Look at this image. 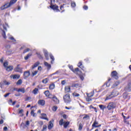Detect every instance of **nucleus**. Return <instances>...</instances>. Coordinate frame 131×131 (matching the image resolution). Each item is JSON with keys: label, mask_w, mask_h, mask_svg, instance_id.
Listing matches in <instances>:
<instances>
[{"label": "nucleus", "mask_w": 131, "mask_h": 131, "mask_svg": "<svg viewBox=\"0 0 131 131\" xmlns=\"http://www.w3.org/2000/svg\"><path fill=\"white\" fill-rule=\"evenodd\" d=\"M17 3V0H11L10 2H6L5 3L4 5L0 7V9L2 11H4V10H6V9H9V8H11L14 4H16Z\"/></svg>", "instance_id": "obj_1"}, {"label": "nucleus", "mask_w": 131, "mask_h": 131, "mask_svg": "<svg viewBox=\"0 0 131 131\" xmlns=\"http://www.w3.org/2000/svg\"><path fill=\"white\" fill-rule=\"evenodd\" d=\"M119 94V93H118V91H113L110 94L106 96L105 99L104 100L105 102H106V101H108V100H111V99H112L113 98L117 97V96H118Z\"/></svg>", "instance_id": "obj_2"}, {"label": "nucleus", "mask_w": 131, "mask_h": 131, "mask_svg": "<svg viewBox=\"0 0 131 131\" xmlns=\"http://www.w3.org/2000/svg\"><path fill=\"white\" fill-rule=\"evenodd\" d=\"M7 27H8V24L1 25V26H0V29L3 32L2 33V35L4 37V38H5V39H6V38H7V36L6 35V32H5V30L7 31Z\"/></svg>", "instance_id": "obj_3"}, {"label": "nucleus", "mask_w": 131, "mask_h": 131, "mask_svg": "<svg viewBox=\"0 0 131 131\" xmlns=\"http://www.w3.org/2000/svg\"><path fill=\"white\" fill-rule=\"evenodd\" d=\"M73 72L74 73H75L76 74H78L80 78L81 79V80H83L84 78L83 76H82V73L80 71H79V69L78 68H77L76 69H75V70H74Z\"/></svg>", "instance_id": "obj_4"}, {"label": "nucleus", "mask_w": 131, "mask_h": 131, "mask_svg": "<svg viewBox=\"0 0 131 131\" xmlns=\"http://www.w3.org/2000/svg\"><path fill=\"white\" fill-rule=\"evenodd\" d=\"M116 107V104L114 102H110L108 103L106 108L108 110H112V109H114Z\"/></svg>", "instance_id": "obj_5"}, {"label": "nucleus", "mask_w": 131, "mask_h": 131, "mask_svg": "<svg viewBox=\"0 0 131 131\" xmlns=\"http://www.w3.org/2000/svg\"><path fill=\"white\" fill-rule=\"evenodd\" d=\"M29 125H30V122L29 121H27L26 124L24 123H21L20 124V126L23 127V128H26V127H28Z\"/></svg>", "instance_id": "obj_6"}, {"label": "nucleus", "mask_w": 131, "mask_h": 131, "mask_svg": "<svg viewBox=\"0 0 131 131\" xmlns=\"http://www.w3.org/2000/svg\"><path fill=\"white\" fill-rule=\"evenodd\" d=\"M31 115L33 117H36V113H34V111L36 110V108L34 106H32L31 107Z\"/></svg>", "instance_id": "obj_7"}, {"label": "nucleus", "mask_w": 131, "mask_h": 131, "mask_svg": "<svg viewBox=\"0 0 131 131\" xmlns=\"http://www.w3.org/2000/svg\"><path fill=\"white\" fill-rule=\"evenodd\" d=\"M63 100L66 103H69L70 102V96L67 94L63 96Z\"/></svg>", "instance_id": "obj_8"}, {"label": "nucleus", "mask_w": 131, "mask_h": 131, "mask_svg": "<svg viewBox=\"0 0 131 131\" xmlns=\"http://www.w3.org/2000/svg\"><path fill=\"white\" fill-rule=\"evenodd\" d=\"M111 75L112 77L115 78V79H118V75L117 72L116 71L112 72Z\"/></svg>", "instance_id": "obj_9"}, {"label": "nucleus", "mask_w": 131, "mask_h": 131, "mask_svg": "<svg viewBox=\"0 0 131 131\" xmlns=\"http://www.w3.org/2000/svg\"><path fill=\"white\" fill-rule=\"evenodd\" d=\"M44 94L46 97L50 99H52V98H53V96H52L51 94H50V92L49 91H45Z\"/></svg>", "instance_id": "obj_10"}, {"label": "nucleus", "mask_w": 131, "mask_h": 131, "mask_svg": "<svg viewBox=\"0 0 131 131\" xmlns=\"http://www.w3.org/2000/svg\"><path fill=\"white\" fill-rule=\"evenodd\" d=\"M15 71L16 72L22 73V68L20 67V65L17 66V67L15 69Z\"/></svg>", "instance_id": "obj_11"}, {"label": "nucleus", "mask_w": 131, "mask_h": 131, "mask_svg": "<svg viewBox=\"0 0 131 131\" xmlns=\"http://www.w3.org/2000/svg\"><path fill=\"white\" fill-rule=\"evenodd\" d=\"M10 77L13 79H19L20 78L19 75H11Z\"/></svg>", "instance_id": "obj_12"}, {"label": "nucleus", "mask_w": 131, "mask_h": 131, "mask_svg": "<svg viewBox=\"0 0 131 131\" xmlns=\"http://www.w3.org/2000/svg\"><path fill=\"white\" fill-rule=\"evenodd\" d=\"M40 118H41V119H45V120L49 121V119L47 117V114L45 113L41 114Z\"/></svg>", "instance_id": "obj_13"}, {"label": "nucleus", "mask_w": 131, "mask_h": 131, "mask_svg": "<svg viewBox=\"0 0 131 131\" xmlns=\"http://www.w3.org/2000/svg\"><path fill=\"white\" fill-rule=\"evenodd\" d=\"M29 75H30V72L29 71L25 72L24 73V76L25 79H26V78H28V77H29Z\"/></svg>", "instance_id": "obj_14"}, {"label": "nucleus", "mask_w": 131, "mask_h": 131, "mask_svg": "<svg viewBox=\"0 0 131 131\" xmlns=\"http://www.w3.org/2000/svg\"><path fill=\"white\" fill-rule=\"evenodd\" d=\"M50 8H51V9H53V10H54V11H56V12H59V9H58V6H57V5H51V6H50Z\"/></svg>", "instance_id": "obj_15"}, {"label": "nucleus", "mask_w": 131, "mask_h": 131, "mask_svg": "<svg viewBox=\"0 0 131 131\" xmlns=\"http://www.w3.org/2000/svg\"><path fill=\"white\" fill-rule=\"evenodd\" d=\"M126 92H131V82L125 88Z\"/></svg>", "instance_id": "obj_16"}, {"label": "nucleus", "mask_w": 131, "mask_h": 131, "mask_svg": "<svg viewBox=\"0 0 131 131\" xmlns=\"http://www.w3.org/2000/svg\"><path fill=\"white\" fill-rule=\"evenodd\" d=\"M44 65L45 66H46V67H47V68L48 69V70H50V69L52 68V66H51V64H50L49 63H48L46 61H44Z\"/></svg>", "instance_id": "obj_17"}, {"label": "nucleus", "mask_w": 131, "mask_h": 131, "mask_svg": "<svg viewBox=\"0 0 131 131\" xmlns=\"http://www.w3.org/2000/svg\"><path fill=\"white\" fill-rule=\"evenodd\" d=\"M39 64H40L39 61H37V62H35V63L32 66L31 70H33V69H34V68H36V67H37V66H38V65H39Z\"/></svg>", "instance_id": "obj_18"}, {"label": "nucleus", "mask_w": 131, "mask_h": 131, "mask_svg": "<svg viewBox=\"0 0 131 131\" xmlns=\"http://www.w3.org/2000/svg\"><path fill=\"white\" fill-rule=\"evenodd\" d=\"M53 101L56 103V104H59V99L56 97V96H52Z\"/></svg>", "instance_id": "obj_19"}, {"label": "nucleus", "mask_w": 131, "mask_h": 131, "mask_svg": "<svg viewBox=\"0 0 131 131\" xmlns=\"http://www.w3.org/2000/svg\"><path fill=\"white\" fill-rule=\"evenodd\" d=\"M38 104L41 106H44L45 101L44 100H39L38 102Z\"/></svg>", "instance_id": "obj_20"}, {"label": "nucleus", "mask_w": 131, "mask_h": 131, "mask_svg": "<svg viewBox=\"0 0 131 131\" xmlns=\"http://www.w3.org/2000/svg\"><path fill=\"white\" fill-rule=\"evenodd\" d=\"M65 93H69L71 91L70 86H66L64 88Z\"/></svg>", "instance_id": "obj_21"}, {"label": "nucleus", "mask_w": 131, "mask_h": 131, "mask_svg": "<svg viewBox=\"0 0 131 131\" xmlns=\"http://www.w3.org/2000/svg\"><path fill=\"white\" fill-rule=\"evenodd\" d=\"M45 56L47 60H49V53H48V51L46 50H43Z\"/></svg>", "instance_id": "obj_22"}, {"label": "nucleus", "mask_w": 131, "mask_h": 131, "mask_svg": "<svg viewBox=\"0 0 131 131\" xmlns=\"http://www.w3.org/2000/svg\"><path fill=\"white\" fill-rule=\"evenodd\" d=\"M123 97L124 99H128V100H129V96H128V94L126 93H123Z\"/></svg>", "instance_id": "obj_23"}, {"label": "nucleus", "mask_w": 131, "mask_h": 131, "mask_svg": "<svg viewBox=\"0 0 131 131\" xmlns=\"http://www.w3.org/2000/svg\"><path fill=\"white\" fill-rule=\"evenodd\" d=\"M14 69V68L13 67V66H9L8 67H7V68H6V70L7 71H12V70H13V69Z\"/></svg>", "instance_id": "obj_24"}, {"label": "nucleus", "mask_w": 131, "mask_h": 131, "mask_svg": "<svg viewBox=\"0 0 131 131\" xmlns=\"http://www.w3.org/2000/svg\"><path fill=\"white\" fill-rule=\"evenodd\" d=\"M17 92L18 93H20H20H22L23 94H24V93H25V89H24L23 88L19 89L17 90Z\"/></svg>", "instance_id": "obj_25"}, {"label": "nucleus", "mask_w": 131, "mask_h": 131, "mask_svg": "<svg viewBox=\"0 0 131 131\" xmlns=\"http://www.w3.org/2000/svg\"><path fill=\"white\" fill-rule=\"evenodd\" d=\"M120 82L119 81H116L112 86V89H114V88H116L117 85L119 84Z\"/></svg>", "instance_id": "obj_26"}, {"label": "nucleus", "mask_w": 131, "mask_h": 131, "mask_svg": "<svg viewBox=\"0 0 131 131\" xmlns=\"http://www.w3.org/2000/svg\"><path fill=\"white\" fill-rule=\"evenodd\" d=\"M97 124H98V122L96 121H94L92 125L93 127H99V126H98Z\"/></svg>", "instance_id": "obj_27"}, {"label": "nucleus", "mask_w": 131, "mask_h": 131, "mask_svg": "<svg viewBox=\"0 0 131 131\" xmlns=\"http://www.w3.org/2000/svg\"><path fill=\"white\" fill-rule=\"evenodd\" d=\"M99 107L101 110L104 111V109H106L107 107L105 105H99Z\"/></svg>", "instance_id": "obj_28"}, {"label": "nucleus", "mask_w": 131, "mask_h": 131, "mask_svg": "<svg viewBox=\"0 0 131 131\" xmlns=\"http://www.w3.org/2000/svg\"><path fill=\"white\" fill-rule=\"evenodd\" d=\"M53 123L52 122V121H50L49 125H48V129H52V127H53Z\"/></svg>", "instance_id": "obj_29"}, {"label": "nucleus", "mask_w": 131, "mask_h": 131, "mask_svg": "<svg viewBox=\"0 0 131 131\" xmlns=\"http://www.w3.org/2000/svg\"><path fill=\"white\" fill-rule=\"evenodd\" d=\"M78 67H79L80 68H81V69H82V70H83V66H82V63H81V62H79L78 63Z\"/></svg>", "instance_id": "obj_30"}, {"label": "nucleus", "mask_w": 131, "mask_h": 131, "mask_svg": "<svg viewBox=\"0 0 131 131\" xmlns=\"http://www.w3.org/2000/svg\"><path fill=\"white\" fill-rule=\"evenodd\" d=\"M23 82V81H22V79H19L18 80V81L16 83V84L17 85H20V84H22V83Z\"/></svg>", "instance_id": "obj_31"}, {"label": "nucleus", "mask_w": 131, "mask_h": 131, "mask_svg": "<svg viewBox=\"0 0 131 131\" xmlns=\"http://www.w3.org/2000/svg\"><path fill=\"white\" fill-rule=\"evenodd\" d=\"M50 58L52 60L51 61V64H53V62H54V61H55V58H54V56L52 54L50 55Z\"/></svg>", "instance_id": "obj_32"}, {"label": "nucleus", "mask_w": 131, "mask_h": 131, "mask_svg": "<svg viewBox=\"0 0 131 131\" xmlns=\"http://www.w3.org/2000/svg\"><path fill=\"white\" fill-rule=\"evenodd\" d=\"M38 71H32V76H35L36 74H37Z\"/></svg>", "instance_id": "obj_33"}, {"label": "nucleus", "mask_w": 131, "mask_h": 131, "mask_svg": "<svg viewBox=\"0 0 131 131\" xmlns=\"http://www.w3.org/2000/svg\"><path fill=\"white\" fill-rule=\"evenodd\" d=\"M69 125V122H64L63 123V126L64 127L66 128L67 126Z\"/></svg>", "instance_id": "obj_34"}, {"label": "nucleus", "mask_w": 131, "mask_h": 131, "mask_svg": "<svg viewBox=\"0 0 131 131\" xmlns=\"http://www.w3.org/2000/svg\"><path fill=\"white\" fill-rule=\"evenodd\" d=\"M50 90H54L55 89V85L54 84H51L49 86Z\"/></svg>", "instance_id": "obj_35"}, {"label": "nucleus", "mask_w": 131, "mask_h": 131, "mask_svg": "<svg viewBox=\"0 0 131 131\" xmlns=\"http://www.w3.org/2000/svg\"><path fill=\"white\" fill-rule=\"evenodd\" d=\"M4 84H5V85H10V84H11V83H10V82H8L6 80L4 81Z\"/></svg>", "instance_id": "obj_36"}, {"label": "nucleus", "mask_w": 131, "mask_h": 131, "mask_svg": "<svg viewBox=\"0 0 131 131\" xmlns=\"http://www.w3.org/2000/svg\"><path fill=\"white\" fill-rule=\"evenodd\" d=\"M73 97H79L80 95L76 92H74L73 93Z\"/></svg>", "instance_id": "obj_37"}, {"label": "nucleus", "mask_w": 131, "mask_h": 131, "mask_svg": "<svg viewBox=\"0 0 131 131\" xmlns=\"http://www.w3.org/2000/svg\"><path fill=\"white\" fill-rule=\"evenodd\" d=\"M37 92H38V89L37 88H35L33 91V93L34 95H36L37 94Z\"/></svg>", "instance_id": "obj_38"}, {"label": "nucleus", "mask_w": 131, "mask_h": 131, "mask_svg": "<svg viewBox=\"0 0 131 131\" xmlns=\"http://www.w3.org/2000/svg\"><path fill=\"white\" fill-rule=\"evenodd\" d=\"M87 96H88V98H92V97L94 96V93H91L90 94H87Z\"/></svg>", "instance_id": "obj_39"}, {"label": "nucleus", "mask_w": 131, "mask_h": 131, "mask_svg": "<svg viewBox=\"0 0 131 131\" xmlns=\"http://www.w3.org/2000/svg\"><path fill=\"white\" fill-rule=\"evenodd\" d=\"M83 126V125L81 123H80L79 124V130H81V129H82Z\"/></svg>", "instance_id": "obj_40"}, {"label": "nucleus", "mask_w": 131, "mask_h": 131, "mask_svg": "<svg viewBox=\"0 0 131 131\" xmlns=\"http://www.w3.org/2000/svg\"><path fill=\"white\" fill-rule=\"evenodd\" d=\"M3 65H4V67H5V68L6 69H7V68H8V62H7V61L5 62Z\"/></svg>", "instance_id": "obj_41"}, {"label": "nucleus", "mask_w": 131, "mask_h": 131, "mask_svg": "<svg viewBox=\"0 0 131 131\" xmlns=\"http://www.w3.org/2000/svg\"><path fill=\"white\" fill-rule=\"evenodd\" d=\"M7 55H12V50H8L6 52Z\"/></svg>", "instance_id": "obj_42"}, {"label": "nucleus", "mask_w": 131, "mask_h": 131, "mask_svg": "<svg viewBox=\"0 0 131 131\" xmlns=\"http://www.w3.org/2000/svg\"><path fill=\"white\" fill-rule=\"evenodd\" d=\"M63 123H64V120L61 119L59 121V125H63Z\"/></svg>", "instance_id": "obj_43"}, {"label": "nucleus", "mask_w": 131, "mask_h": 131, "mask_svg": "<svg viewBox=\"0 0 131 131\" xmlns=\"http://www.w3.org/2000/svg\"><path fill=\"white\" fill-rule=\"evenodd\" d=\"M43 83H48V78H46L42 81Z\"/></svg>", "instance_id": "obj_44"}, {"label": "nucleus", "mask_w": 131, "mask_h": 131, "mask_svg": "<svg viewBox=\"0 0 131 131\" xmlns=\"http://www.w3.org/2000/svg\"><path fill=\"white\" fill-rule=\"evenodd\" d=\"M57 109H58V107L56 106H54L52 107L53 111H57Z\"/></svg>", "instance_id": "obj_45"}, {"label": "nucleus", "mask_w": 131, "mask_h": 131, "mask_svg": "<svg viewBox=\"0 0 131 131\" xmlns=\"http://www.w3.org/2000/svg\"><path fill=\"white\" fill-rule=\"evenodd\" d=\"M30 56H31V54H28L27 56H26V57H25V59L26 60H28V59H29V58L30 57Z\"/></svg>", "instance_id": "obj_46"}, {"label": "nucleus", "mask_w": 131, "mask_h": 131, "mask_svg": "<svg viewBox=\"0 0 131 131\" xmlns=\"http://www.w3.org/2000/svg\"><path fill=\"white\" fill-rule=\"evenodd\" d=\"M9 39H11V40H12V41H16V39H15V38H14L13 37H9Z\"/></svg>", "instance_id": "obj_47"}, {"label": "nucleus", "mask_w": 131, "mask_h": 131, "mask_svg": "<svg viewBox=\"0 0 131 131\" xmlns=\"http://www.w3.org/2000/svg\"><path fill=\"white\" fill-rule=\"evenodd\" d=\"M86 101L87 102H91L92 99L90 98V97H88L86 98Z\"/></svg>", "instance_id": "obj_48"}, {"label": "nucleus", "mask_w": 131, "mask_h": 131, "mask_svg": "<svg viewBox=\"0 0 131 131\" xmlns=\"http://www.w3.org/2000/svg\"><path fill=\"white\" fill-rule=\"evenodd\" d=\"M69 67L70 68V69H71V70H72V71H74V70L73 69V66H69Z\"/></svg>", "instance_id": "obj_49"}, {"label": "nucleus", "mask_w": 131, "mask_h": 131, "mask_svg": "<svg viewBox=\"0 0 131 131\" xmlns=\"http://www.w3.org/2000/svg\"><path fill=\"white\" fill-rule=\"evenodd\" d=\"M71 6L73 7H76V4H75V2H73L71 3Z\"/></svg>", "instance_id": "obj_50"}, {"label": "nucleus", "mask_w": 131, "mask_h": 131, "mask_svg": "<svg viewBox=\"0 0 131 131\" xmlns=\"http://www.w3.org/2000/svg\"><path fill=\"white\" fill-rule=\"evenodd\" d=\"M42 131H47V125H44Z\"/></svg>", "instance_id": "obj_51"}, {"label": "nucleus", "mask_w": 131, "mask_h": 131, "mask_svg": "<svg viewBox=\"0 0 131 131\" xmlns=\"http://www.w3.org/2000/svg\"><path fill=\"white\" fill-rule=\"evenodd\" d=\"M66 80L61 81V84H62V85H64V84H66Z\"/></svg>", "instance_id": "obj_52"}, {"label": "nucleus", "mask_w": 131, "mask_h": 131, "mask_svg": "<svg viewBox=\"0 0 131 131\" xmlns=\"http://www.w3.org/2000/svg\"><path fill=\"white\" fill-rule=\"evenodd\" d=\"M31 100V97H28L26 98V101H30Z\"/></svg>", "instance_id": "obj_53"}, {"label": "nucleus", "mask_w": 131, "mask_h": 131, "mask_svg": "<svg viewBox=\"0 0 131 131\" xmlns=\"http://www.w3.org/2000/svg\"><path fill=\"white\" fill-rule=\"evenodd\" d=\"M19 113L20 114H21V116H23V114H22V113H23V110H20L19 111Z\"/></svg>", "instance_id": "obj_54"}, {"label": "nucleus", "mask_w": 131, "mask_h": 131, "mask_svg": "<svg viewBox=\"0 0 131 131\" xmlns=\"http://www.w3.org/2000/svg\"><path fill=\"white\" fill-rule=\"evenodd\" d=\"M10 95H11V93H8L6 94V95H5L4 97H5V98H7V97H8Z\"/></svg>", "instance_id": "obj_55"}, {"label": "nucleus", "mask_w": 131, "mask_h": 131, "mask_svg": "<svg viewBox=\"0 0 131 131\" xmlns=\"http://www.w3.org/2000/svg\"><path fill=\"white\" fill-rule=\"evenodd\" d=\"M84 10H88L89 9V7L87 6H83Z\"/></svg>", "instance_id": "obj_56"}, {"label": "nucleus", "mask_w": 131, "mask_h": 131, "mask_svg": "<svg viewBox=\"0 0 131 131\" xmlns=\"http://www.w3.org/2000/svg\"><path fill=\"white\" fill-rule=\"evenodd\" d=\"M12 103H13V100H12V99H10L9 101V104H10V105H11V104H12Z\"/></svg>", "instance_id": "obj_57"}, {"label": "nucleus", "mask_w": 131, "mask_h": 131, "mask_svg": "<svg viewBox=\"0 0 131 131\" xmlns=\"http://www.w3.org/2000/svg\"><path fill=\"white\" fill-rule=\"evenodd\" d=\"M88 117H89V116L88 115H85L83 118V119H85V118H88Z\"/></svg>", "instance_id": "obj_58"}, {"label": "nucleus", "mask_w": 131, "mask_h": 131, "mask_svg": "<svg viewBox=\"0 0 131 131\" xmlns=\"http://www.w3.org/2000/svg\"><path fill=\"white\" fill-rule=\"evenodd\" d=\"M29 50L30 49L29 48L26 49L24 51V53H27V52H29Z\"/></svg>", "instance_id": "obj_59"}, {"label": "nucleus", "mask_w": 131, "mask_h": 131, "mask_svg": "<svg viewBox=\"0 0 131 131\" xmlns=\"http://www.w3.org/2000/svg\"><path fill=\"white\" fill-rule=\"evenodd\" d=\"M38 70H39V71H41V67L39 66L38 67Z\"/></svg>", "instance_id": "obj_60"}, {"label": "nucleus", "mask_w": 131, "mask_h": 131, "mask_svg": "<svg viewBox=\"0 0 131 131\" xmlns=\"http://www.w3.org/2000/svg\"><path fill=\"white\" fill-rule=\"evenodd\" d=\"M124 122H125V123H126V124H129V122H128V121H127L126 120H125Z\"/></svg>", "instance_id": "obj_61"}, {"label": "nucleus", "mask_w": 131, "mask_h": 131, "mask_svg": "<svg viewBox=\"0 0 131 131\" xmlns=\"http://www.w3.org/2000/svg\"><path fill=\"white\" fill-rule=\"evenodd\" d=\"M3 123H4V120H1V121H0V124H3Z\"/></svg>", "instance_id": "obj_62"}, {"label": "nucleus", "mask_w": 131, "mask_h": 131, "mask_svg": "<svg viewBox=\"0 0 131 131\" xmlns=\"http://www.w3.org/2000/svg\"><path fill=\"white\" fill-rule=\"evenodd\" d=\"M1 117H2V118H3V119H5V115H2L1 116Z\"/></svg>", "instance_id": "obj_63"}, {"label": "nucleus", "mask_w": 131, "mask_h": 131, "mask_svg": "<svg viewBox=\"0 0 131 131\" xmlns=\"http://www.w3.org/2000/svg\"><path fill=\"white\" fill-rule=\"evenodd\" d=\"M7 129H8V127H7V126H5L4 127V130H7Z\"/></svg>", "instance_id": "obj_64"}]
</instances>
